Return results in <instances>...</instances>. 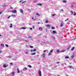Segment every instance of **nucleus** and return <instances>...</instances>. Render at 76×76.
<instances>
[{
  "label": "nucleus",
  "mask_w": 76,
  "mask_h": 76,
  "mask_svg": "<svg viewBox=\"0 0 76 76\" xmlns=\"http://www.w3.org/2000/svg\"><path fill=\"white\" fill-rule=\"evenodd\" d=\"M26 2V1H24L22 2V3H25Z\"/></svg>",
  "instance_id": "cd10ccee"
},
{
  "label": "nucleus",
  "mask_w": 76,
  "mask_h": 76,
  "mask_svg": "<svg viewBox=\"0 0 76 76\" xmlns=\"http://www.w3.org/2000/svg\"><path fill=\"white\" fill-rule=\"evenodd\" d=\"M48 20H45V23H48Z\"/></svg>",
  "instance_id": "5701e85b"
},
{
  "label": "nucleus",
  "mask_w": 76,
  "mask_h": 76,
  "mask_svg": "<svg viewBox=\"0 0 76 76\" xmlns=\"http://www.w3.org/2000/svg\"><path fill=\"white\" fill-rule=\"evenodd\" d=\"M31 52H32V51H33V50H31Z\"/></svg>",
  "instance_id": "de8ad7c7"
},
{
  "label": "nucleus",
  "mask_w": 76,
  "mask_h": 76,
  "mask_svg": "<svg viewBox=\"0 0 76 76\" xmlns=\"http://www.w3.org/2000/svg\"><path fill=\"white\" fill-rule=\"evenodd\" d=\"M53 39H55V37H53Z\"/></svg>",
  "instance_id": "c03bdc74"
},
{
  "label": "nucleus",
  "mask_w": 76,
  "mask_h": 76,
  "mask_svg": "<svg viewBox=\"0 0 76 76\" xmlns=\"http://www.w3.org/2000/svg\"><path fill=\"white\" fill-rule=\"evenodd\" d=\"M12 16H15V15H12Z\"/></svg>",
  "instance_id": "680f3d73"
},
{
  "label": "nucleus",
  "mask_w": 76,
  "mask_h": 76,
  "mask_svg": "<svg viewBox=\"0 0 76 76\" xmlns=\"http://www.w3.org/2000/svg\"><path fill=\"white\" fill-rule=\"evenodd\" d=\"M46 31H47V28H46L45 29Z\"/></svg>",
  "instance_id": "5fc2aeb1"
},
{
  "label": "nucleus",
  "mask_w": 76,
  "mask_h": 76,
  "mask_svg": "<svg viewBox=\"0 0 76 76\" xmlns=\"http://www.w3.org/2000/svg\"><path fill=\"white\" fill-rule=\"evenodd\" d=\"M56 52L57 53H59V52H60V50L58 49L57 50H56Z\"/></svg>",
  "instance_id": "a211bd4d"
},
{
  "label": "nucleus",
  "mask_w": 76,
  "mask_h": 76,
  "mask_svg": "<svg viewBox=\"0 0 76 76\" xmlns=\"http://www.w3.org/2000/svg\"><path fill=\"white\" fill-rule=\"evenodd\" d=\"M2 53V51H0V53Z\"/></svg>",
  "instance_id": "09e8293b"
},
{
  "label": "nucleus",
  "mask_w": 76,
  "mask_h": 76,
  "mask_svg": "<svg viewBox=\"0 0 76 76\" xmlns=\"http://www.w3.org/2000/svg\"><path fill=\"white\" fill-rule=\"evenodd\" d=\"M39 76H42V75H41V71H39Z\"/></svg>",
  "instance_id": "f257e3e1"
},
{
  "label": "nucleus",
  "mask_w": 76,
  "mask_h": 76,
  "mask_svg": "<svg viewBox=\"0 0 76 76\" xmlns=\"http://www.w3.org/2000/svg\"><path fill=\"white\" fill-rule=\"evenodd\" d=\"M36 49H35L34 50H33V51H34V52L36 51Z\"/></svg>",
  "instance_id": "4c0bfd02"
},
{
  "label": "nucleus",
  "mask_w": 76,
  "mask_h": 76,
  "mask_svg": "<svg viewBox=\"0 0 76 76\" xmlns=\"http://www.w3.org/2000/svg\"><path fill=\"white\" fill-rule=\"evenodd\" d=\"M30 48H33V46H30Z\"/></svg>",
  "instance_id": "2f4dec72"
},
{
  "label": "nucleus",
  "mask_w": 76,
  "mask_h": 76,
  "mask_svg": "<svg viewBox=\"0 0 76 76\" xmlns=\"http://www.w3.org/2000/svg\"><path fill=\"white\" fill-rule=\"evenodd\" d=\"M28 67H30V68H31L32 67V66H31L30 65H29L28 66Z\"/></svg>",
  "instance_id": "a878e982"
},
{
  "label": "nucleus",
  "mask_w": 76,
  "mask_h": 76,
  "mask_svg": "<svg viewBox=\"0 0 76 76\" xmlns=\"http://www.w3.org/2000/svg\"><path fill=\"white\" fill-rule=\"evenodd\" d=\"M36 15H38V16H40V15H39V14H38V13H37Z\"/></svg>",
  "instance_id": "f3484780"
},
{
  "label": "nucleus",
  "mask_w": 76,
  "mask_h": 76,
  "mask_svg": "<svg viewBox=\"0 0 76 76\" xmlns=\"http://www.w3.org/2000/svg\"><path fill=\"white\" fill-rule=\"evenodd\" d=\"M51 56V53L49 52L48 54V56Z\"/></svg>",
  "instance_id": "aec40b11"
},
{
  "label": "nucleus",
  "mask_w": 76,
  "mask_h": 76,
  "mask_svg": "<svg viewBox=\"0 0 76 76\" xmlns=\"http://www.w3.org/2000/svg\"><path fill=\"white\" fill-rule=\"evenodd\" d=\"M53 34H56V31H53Z\"/></svg>",
  "instance_id": "9d476101"
},
{
  "label": "nucleus",
  "mask_w": 76,
  "mask_h": 76,
  "mask_svg": "<svg viewBox=\"0 0 76 76\" xmlns=\"http://www.w3.org/2000/svg\"><path fill=\"white\" fill-rule=\"evenodd\" d=\"M68 67H69V68H70V69H71V68H73V67H72V66H69Z\"/></svg>",
  "instance_id": "bb28decb"
},
{
  "label": "nucleus",
  "mask_w": 76,
  "mask_h": 76,
  "mask_svg": "<svg viewBox=\"0 0 76 76\" xmlns=\"http://www.w3.org/2000/svg\"><path fill=\"white\" fill-rule=\"evenodd\" d=\"M63 21H61V24L60 25L61 27H62V26H63Z\"/></svg>",
  "instance_id": "f03ea898"
},
{
  "label": "nucleus",
  "mask_w": 76,
  "mask_h": 76,
  "mask_svg": "<svg viewBox=\"0 0 76 76\" xmlns=\"http://www.w3.org/2000/svg\"><path fill=\"white\" fill-rule=\"evenodd\" d=\"M43 51H44V52L45 53V52H46V50H44Z\"/></svg>",
  "instance_id": "49530a36"
},
{
  "label": "nucleus",
  "mask_w": 76,
  "mask_h": 76,
  "mask_svg": "<svg viewBox=\"0 0 76 76\" xmlns=\"http://www.w3.org/2000/svg\"><path fill=\"white\" fill-rule=\"evenodd\" d=\"M5 46H6V47H9V45L7 44H5Z\"/></svg>",
  "instance_id": "b1692460"
},
{
  "label": "nucleus",
  "mask_w": 76,
  "mask_h": 76,
  "mask_svg": "<svg viewBox=\"0 0 76 76\" xmlns=\"http://www.w3.org/2000/svg\"><path fill=\"white\" fill-rule=\"evenodd\" d=\"M75 49V47H73L71 49L72 50H74Z\"/></svg>",
  "instance_id": "c85d7f7f"
},
{
  "label": "nucleus",
  "mask_w": 76,
  "mask_h": 76,
  "mask_svg": "<svg viewBox=\"0 0 76 76\" xmlns=\"http://www.w3.org/2000/svg\"><path fill=\"white\" fill-rule=\"evenodd\" d=\"M30 29H31V30H32V28H30Z\"/></svg>",
  "instance_id": "a19ab883"
},
{
  "label": "nucleus",
  "mask_w": 76,
  "mask_h": 76,
  "mask_svg": "<svg viewBox=\"0 0 76 76\" xmlns=\"http://www.w3.org/2000/svg\"><path fill=\"white\" fill-rule=\"evenodd\" d=\"M70 12H71V13H72V14H73V12H72V11H70Z\"/></svg>",
  "instance_id": "c9c22d12"
},
{
  "label": "nucleus",
  "mask_w": 76,
  "mask_h": 76,
  "mask_svg": "<svg viewBox=\"0 0 76 76\" xmlns=\"http://www.w3.org/2000/svg\"><path fill=\"white\" fill-rule=\"evenodd\" d=\"M52 29H55V28L54 27H52L51 28Z\"/></svg>",
  "instance_id": "473e14b6"
},
{
  "label": "nucleus",
  "mask_w": 76,
  "mask_h": 76,
  "mask_svg": "<svg viewBox=\"0 0 76 76\" xmlns=\"http://www.w3.org/2000/svg\"><path fill=\"white\" fill-rule=\"evenodd\" d=\"M3 67L5 68V67H7V66H6V65L5 64H4L3 65Z\"/></svg>",
  "instance_id": "4468645a"
},
{
  "label": "nucleus",
  "mask_w": 76,
  "mask_h": 76,
  "mask_svg": "<svg viewBox=\"0 0 76 76\" xmlns=\"http://www.w3.org/2000/svg\"><path fill=\"white\" fill-rule=\"evenodd\" d=\"M56 63H57V64H58V63H59V62H56Z\"/></svg>",
  "instance_id": "3c124183"
},
{
  "label": "nucleus",
  "mask_w": 76,
  "mask_h": 76,
  "mask_svg": "<svg viewBox=\"0 0 76 76\" xmlns=\"http://www.w3.org/2000/svg\"><path fill=\"white\" fill-rule=\"evenodd\" d=\"M61 11H62V12H63V11H64V10H63V9H61Z\"/></svg>",
  "instance_id": "72a5a7b5"
},
{
  "label": "nucleus",
  "mask_w": 76,
  "mask_h": 76,
  "mask_svg": "<svg viewBox=\"0 0 76 76\" xmlns=\"http://www.w3.org/2000/svg\"><path fill=\"white\" fill-rule=\"evenodd\" d=\"M35 54H36V53L35 52L31 53V55H35Z\"/></svg>",
  "instance_id": "2eb2a0df"
},
{
  "label": "nucleus",
  "mask_w": 76,
  "mask_h": 76,
  "mask_svg": "<svg viewBox=\"0 0 76 76\" xmlns=\"http://www.w3.org/2000/svg\"><path fill=\"white\" fill-rule=\"evenodd\" d=\"M66 76H68V75H67V74L66 75Z\"/></svg>",
  "instance_id": "bf43d9fd"
},
{
  "label": "nucleus",
  "mask_w": 76,
  "mask_h": 76,
  "mask_svg": "<svg viewBox=\"0 0 76 76\" xmlns=\"http://www.w3.org/2000/svg\"><path fill=\"white\" fill-rule=\"evenodd\" d=\"M41 35H42V34H41V33L40 34H38L39 36H41Z\"/></svg>",
  "instance_id": "f704fd0d"
},
{
  "label": "nucleus",
  "mask_w": 76,
  "mask_h": 76,
  "mask_svg": "<svg viewBox=\"0 0 76 76\" xmlns=\"http://www.w3.org/2000/svg\"><path fill=\"white\" fill-rule=\"evenodd\" d=\"M42 29H43L42 28V27H39V30L40 31H42Z\"/></svg>",
  "instance_id": "7ed1b4c3"
},
{
  "label": "nucleus",
  "mask_w": 76,
  "mask_h": 76,
  "mask_svg": "<svg viewBox=\"0 0 76 76\" xmlns=\"http://www.w3.org/2000/svg\"><path fill=\"white\" fill-rule=\"evenodd\" d=\"M34 19V17H33L32 18V19Z\"/></svg>",
  "instance_id": "6e6d98bb"
},
{
  "label": "nucleus",
  "mask_w": 76,
  "mask_h": 76,
  "mask_svg": "<svg viewBox=\"0 0 76 76\" xmlns=\"http://www.w3.org/2000/svg\"><path fill=\"white\" fill-rule=\"evenodd\" d=\"M67 20H65V21H67Z\"/></svg>",
  "instance_id": "0e129e2a"
},
{
  "label": "nucleus",
  "mask_w": 76,
  "mask_h": 76,
  "mask_svg": "<svg viewBox=\"0 0 76 76\" xmlns=\"http://www.w3.org/2000/svg\"><path fill=\"white\" fill-rule=\"evenodd\" d=\"M53 49H52V50H51L50 51V53H53Z\"/></svg>",
  "instance_id": "ddd939ff"
},
{
  "label": "nucleus",
  "mask_w": 76,
  "mask_h": 76,
  "mask_svg": "<svg viewBox=\"0 0 76 76\" xmlns=\"http://www.w3.org/2000/svg\"><path fill=\"white\" fill-rule=\"evenodd\" d=\"M46 26L48 28H50V26L48 24L46 25Z\"/></svg>",
  "instance_id": "39448f33"
},
{
  "label": "nucleus",
  "mask_w": 76,
  "mask_h": 76,
  "mask_svg": "<svg viewBox=\"0 0 76 76\" xmlns=\"http://www.w3.org/2000/svg\"><path fill=\"white\" fill-rule=\"evenodd\" d=\"M10 25H11V26H12V24H10Z\"/></svg>",
  "instance_id": "052dcab7"
},
{
  "label": "nucleus",
  "mask_w": 76,
  "mask_h": 76,
  "mask_svg": "<svg viewBox=\"0 0 76 76\" xmlns=\"http://www.w3.org/2000/svg\"><path fill=\"white\" fill-rule=\"evenodd\" d=\"M71 6H72V7H73V6L72 5Z\"/></svg>",
  "instance_id": "774afa93"
},
{
  "label": "nucleus",
  "mask_w": 76,
  "mask_h": 76,
  "mask_svg": "<svg viewBox=\"0 0 76 76\" xmlns=\"http://www.w3.org/2000/svg\"><path fill=\"white\" fill-rule=\"evenodd\" d=\"M10 57H11V56H9V58H10Z\"/></svg>",
  "instance_id": "13d9d810"
},
{
  "label": "nucleus",
  "mask_w": 76,
  "mask_h": 76,
  "mask_svg": "<svg viewBox=\"0 0 76 76\" xmlns=\"http://www.w3.org/2000/svg\"><path fill=\"white\" fill-rule=\"evenodd\" d=\"M47 37H46V36H45V38H47Z\"/></svg>",
  "instance_id": "338daca9"
},
{
  "label": "nucleus",
  "mask_w": 76,
  "mask_h": 76,
  "mask_svg": "<svg viewBox=\"0 0 76 76\" xmlns=\"http://www.w3.org/2000/svg\"><path fill=\"white\" fill-rule=\"evenodd\" d=\"M42 4H37V5H38V6H42Z\"/></svg>",
  "instance_id": "f8f14e48"
},
{
  "label": "nucleus",
  "mask_w": 76,
  "mask_h": 76,
  "mask_svg": "<svg viewBox=\"0 0 76 76\" xmlns=\"http://www.w3.org/2000/svg\"><path fill=\"white\" fill-rule=\"evenodd\" d=\"M65 58H69V56H65Z\"/></svg>",
  "instance_id": "412c9836"
},
{
  "label": "nucleus",
  "mask_w": 76,
  "mask_h": 76,
  "mask_svg": "<svg viewBox=\"0 0 76 76\" xmlns=\"http://www.w3.org/2000/svg\"><path fill=\"white\" fill-rule=\"evenodd\" d=\"M1 46L2 47H4V44H1Z\"/></svg>",
  "instance_id": "6ab92c4d"
},
{
  "label": "nucleus",
  "mask_w": 76,
  "mask_h": 76,
  "mask_svg": "<svg viewBox=\"0 0 76 76\" xmlns=\"http://www.w3.org/2000/svg\"><path fill=\"white\" fill-rule=\"evenodd\" d=\"M1 35L0 34V37H1Z\"/></svg>",
  "instance_id": "69168bd1"
},
{
  "label": "nucleus",
  "mask_w": 76,
  "mask_h": 76,
  "mask_svg": "<svg viewBox=\"0 0 76 76\" xmlns=\"http://www.w3.org/2000/svg\"><path fill=\"white\" fill-rule=\"evenodd\" d=\"M39 22H38L37 23V24H38V25L39 24Z\"/></svg>",
  "instance_id": "603ef678"
},
{
  "label": "nucleus",
  "mask_w": 76,
  "mask_h": 76,
  "mask_svg": "<svg viewBox=\"0 0 76 76\" xmlns=\"http://www.w3.org/2000/svg\"><path fill=\"white\" fill-rule=\"evenodd\" d=\"M74 57V55H73L72 56H71V58H73Z\"/></svg>",
  "instance_id": "393cba45"
},
{
  "label": "nucleus",
  "mask_w": 76,
  "mask_h": 76,
  "mask_svg": "<svg viewBox=\"0 0 76 76\" xmlns=\"http://www.w3.org/2000/svg\"><path fill=\"white\" fill-rule=\"evenodd\" d=\"M34 27H35V26H33V29H34Z\"/></svg>",
  "instance_id": "ea45409f"
},
{
  "label": "nucleus",
  "mask_w": 76,
  "mask_h": 76,
  "mask_svg": "<svg viewBox=\"0 0 76 76\" xmlns=\"http://www.w3.org/2000/svg\"><path fill=\"white\" fill-rule=\"evenodd\" d=\"M20 12H21L22 13H23V10H22V9H20Z\"/></svg>",
  "instance_id": "6e6552de"
},
{
  "label": "nucleus",
  "mask_w": 76,
  "mask_h": 76,
  "mask_svg": "<svg viewBox=\"0 0 76 76\" xmlns=\"http://www.w3.org/2000/svg\"><path fill=\"white\" fill-rule=\"evenodd\" d=\"M10 64H11L12 65V64H13V63H10Z\"/></svg>",
  "instance_id": "79ce46f5"
},
{
  "label": "nucleus",
  "mask_w": 76,
  "mask_h": 76,
  "mask_svg": "<svg viewBox=\"0 0 76 76\" xmlns=\"http://www.w3.org/2000/svg\"><path fill=\"white\" fill-rule=\"evenodd\" d=\"M21 29H26V28L25 27H22L21 28Z\"/></svg>",
  "instance_id": "4be33fe9"
},
{
  "label": "nucleus",
  "mask_w": 76,
  "mask_h": 76,
  "mask_svg": "<svg viewBox=\"0 0 76 76\" xmlns=\"http://www.w3.org/2000/svg\"><path fill=\"white\" fill-rule=\"evenodd\" d=\"M74 13H75V14H74V16H76V12H75Z\"/></svg>",
  "instance_id": "c756f323"
},
{
  "label": "nucleus",
  "mask_w": 76,
  "mask_h": 76,
  "mask_svg": "<svg viewBox=\"0 0 76 76\" xmlns=\"http://www.w3.org/2000/svg\"><path fill=\"white\" fill-rule=\"evenodd\" d=\"M28 42V41L27 40H26L25 41V42Z\"/></svg>",
  "instance_id": "37998d69"
},
{
  "label": "nucleus",
  "mask_w": 76,
  "mask_h": 76,
  "mask_svg": "<svg viewBox=\"0 0 76 76\" xmlns=\"http://www.w3.org/2000/svg\"><path fill=\"white\" fill-rule=\"evenodd\" d=\"M45 53H43L42 56H43V57H45Z\"/></svg>",
  "instance_id": "20e7f679"
},
{
  "label": "nucleus",
  "mask_w": 76,
  "mask_h": 76,
  "mask_svg": "<svg viewBox=\"0 0 76 76\" xmlns=\"http://www.w3.org/2000/svg\"><path fill=\"white\" fill-rule=\"evenodd\" d=\"M2 12H0V14H1V13H2Z\"/></svg>",
  "instance_id": "a18cd8bd"
},
{
  "label": "nucleus",
  "mask_w": 76,
  "mask_h": 76,
  "mask_svg": "<svg viewBox=\"0 0 76 76\" xmlns=\"http://www.w3.org/2000/svg\"><path fill=\"white\" fill-rule=\"evenodd\" d=\"M25 70H27V68L25 67L24 68H23V71H25Z\"/></svg>",
  "instance_id": "9b49d317"
},
{
  "label": "nucleus",
  "mask_w": 76,
  "mask_h": 76,
  "mask_svg": "<svg viewBox=\"0 0 76 76\" xmlns=\"http://www.w3.org/2000/svg\"><path fill=\"white\" fill-rule=\"evenodd\" d=\"M55 15H56V14H55L51 15L53 16H55Z\"/></svg>",
  "instance_id": "e433bc0d"
},
{
  "label": "nucleus",
  "mask_w": 76,
  "mask_h": 76,
  "mask_svg": "<svg viewBox=\"0 0 76 76\" xmlns=\"http://www.w3.org/2000/svg\"><path fill=\"white\" fill-rule=\"evenodd\" d=\"M11 74L12 76H14L15 75V72H12Z\"/></svg>",
  "instance_id": "1a4fd4ad"
},
{
  "label": "nucleus",
  "mask_w": 76,
  "mask_h": 76,
  "mask_svg": "<svg viewBox=\"0 0 76 76\" xmlns=\"http://www.w3.org/2000/svg\"><path fill=\"white\" fill-rule=\"evenodd\" d=\"M69 48H67V50H69Z\"/></svg>",
  "instance_id": "4d7b16f0"
},
{
  "label": "nucleus",
  "mask_w": 76,
  "mask_h": 76,
  "mask_svg": "<svg viewBox=\"0 0 76 76\" xmlns=\"http://www.w3.org/2000/svg\"><path fill=\"white\" fill-rule=\"evenodd\" d=\"M26 54H28V53L27 52H26Z\"/></svg>",
  "instance_id": "58836bf2"
},
{
  "label": "nucleus",
  "mask_w": 76,
  "mask_h": 76,
  "mask_svg": "<svg viewBox=\"0 0 76 76\" xmlns=\"http://www.w3.org/2000/svg\"><path fill=\"white\" fill-rule=\"evenodd\" d=\"M63 3H67V1L66 0H63Z\"/></svg>",
  "instance_id": "dca6fc26"
},
{
  "label": "nucleus",
  "mask_w": 76,
  "mask_h": 76,
  "mask_svg": "<svg viewBox=\"0 0 76 76\" xmlns=\"http://www.w3.org/2000/svg\"><path fill=\"white\" fill-rule=\"evenodd\" d=\"M22 1H20V3H21V2H22Z\"/></svg>",
  "instance_id": "864d4df0"
},
{
  "label": "nucleus",
  "mask_w": 76,
  "mask_h": 76,
  "mask_svg": "<svg viewBox=\"0 0 76 76\" xmlns=\"http://www.w3.org/2000/svg\"><path fill=\"white\" fill-rule=\"evenodd\" d=\"M12 13H16L17 11L16 10H14L12 12Z\"/></svg>",
  "instance_id": "0eeeda50"
},
{
  "label": "nucleus",
  "mask_w": 76,
  "mask_h": 76,
  "mask_svg": "<svg viewBox=\"0 0 76 76\" xmlns=\"http://www.w3.org/2000/svg\"><path fill=\"white\" fill-rule=\"evenodd\" d=\"M10 18V16H9V17L7 18V19H9Z\"/></svg>",
  "instance_id": "7c9ffc66"
},
{
  "label": "nucleus",
  "mask_w": 76,
  "mask_h": 76,
  "mask_svg": "<svg viewBox=\"0 0 76 76\" xmlns=\"http://www.w3.org/2000/svg\"><path fill=\"white\" fill-rule=\"evenodd\" d=\"M66 20H69V19L68 18H67Z\"/></svg>",
  "instance_id": "e2e57ef3"
},
{
  "label": "nucleus",
  "mask_w": 76,
  "mask_h": 76,
  "mask_svg": "<svg viewBox=\"0 0 76 76\" xmlns=\"http://www.w3.org/2000/svg\"><path fill=\"white\" fill-rule=\"evenodd\" d=\"M10 28H12V26H10Z\"/></svg>",
  "instance_id": "8fccbe9b"
},
{
  "label": "nucleus",
  "mask_w": 76,
  "mask_h": 76,
  "mask_svg": "<svg viewBox=\"0 0 76 76\" xmlns=\"http://www.w3.org/2000/svg\"><path fill=\"white\" fill-rule=\"evenodd\" d=\"M17 73H20V71H19V69L18 68H17Z\"/></svg>",
  "instance_id": "423d86ee"
}]
</instances>
